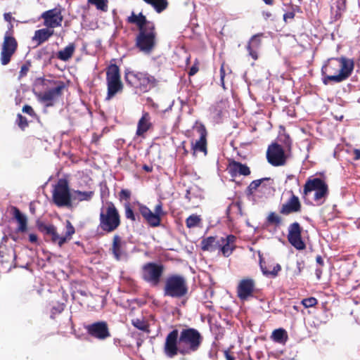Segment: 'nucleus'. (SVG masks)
<instances>
[{
	"label": "nucleus",
	"mask_w": 360,
	"mask_h": 360,
	"mask_svg": "<svg viewBox=\"0 0 360 360\" xmlns=\"http://www.w3.org/2000/svg\"><path fill=\"white\" fill-rule=\"evenodd\" d=\"M124 212L127 219H130L132 221H135L136 220L134 210L128 202L124 204Z\"/></svg>",
	"instance_id": "nucleus-45"
},
{
	"label": "nucleus",
	"mask_w": 360,
	"mask_h": 360,
	"mask_svg": "<svg viewBox=\"0 0 360 360\" xmlns=\"http://www.w3.org/2000/svg\"><path fill=\"white\" fill-rule=\"evenodd\" d=\"M75 200L76 197L70 191L68 181L65 178L59 179L53 185V202L58 207L71 208Z\"/></svg>",
	"instance_id": "nucleus-6"
},
{
	"label": "nucleus",
	"mask_w": 360,
	"mask_h": 360,
	"mask_svg": "<svg viewBox=\"0 0 360 360\" xmlns=\"http://www.w3.org/2000/svg\"><path fill=\"white\" fill-rule=\"evenodd\" d=\"M266 221L269 224H274L277 226H279L281 224L282 219L277 214L271 212L268 215Z\"/></svg>",
	"instance_id": "nucleus-44"
},
{
	"label": "nucleus",
	"mask_w": 360,
	"mask_h": 360,
	"mask_svg": "<svg viewBox=\"0 0 360 360\" xmlns=\"http://www.w3.org/2000/svg\"><path fill=\"white\" fill-rule=\"evenodd\" d=\"M41 18L44 19V25L52 30L60 26L63 20L61 11L58 8L44 11Z\"/></svg>",
	"instance_id": "nucleus-16"
},
{
	"label": "nucleus",
	"mask_w": 360,
	"mask_h": 360,
	"mask_svg": "<svg viewBox=\"0 0 360 360\" xmlns=\"http://www.w3.org/2000/svg\"><path fill=\"white\" fill-rule=\"evenodd\" d=\"M127 241L122 240L120 236H114L111 251L117 260H121L127 257Z\"/></svg>",
	"instance_id": "nucleus-18"
},
{
	"label": "nucleus",
	"mask_w": 360,
	"mask_h": 360,
	"mask_svg": "<svg viewBox=\"0 0 360 360\" xmlns=\"http://www.w3.org/2000/svg\"><path fill=\"white\" fill-rule=\"evenodd\" d=\"M264 264L265 262H264L262 255H259V266L263 275L265 276L275 278L281 270V266L279 264L275 265L271 271H269Z\"/></svg>",
	"instance_id": "nucleus-33"
},
{
	"label": "nucleus",
	"mask_w": 360,
	"mask_h": 360,
	"mask_svg": "<svg viewBox=\"0 0 360 360\" xmlns=\"http://www.w3.org/2000/svg\"><path fill=\"white\" fill-rule=\"evenodd\" d=\"M236 238L233 235H229L225 238L221 237L219 238V240H224V242L231 245H233L234 242L236 241Z\"/></svg>",
	"instance_id": "nucleus-52"
},
{
	"label": "nucleus",
	"mask_w": 360,
	"mask_h": 360,
	"mask_svg": "<svg viewBox=\"0 0 360 360\" xmlns=\"http://www.w3.org/2000/svg\"><path fill=\"white\" fill-rule=\"evenodd\" d=\"M297 269L294 272L295 276H299L300 275L302 269L304 267V262L303 260H298L296 263Z\"/></svg>",
	"instance_id": "nucleus-51"
},
{
	"label": "nucleus",
	"mask_w": 360,
	"mask_h": 360,
	"mask_svg": "<svg viewBox=\"0 0 360 360\" xmlns=\"http://www.w3.org/2000/svg\"><path fill=\"white\" fill-rule=\"evenodd\" d=\"M151 125L150 114L143 111L138 122L136 134L139 136H142L150 128Z\"/></svg>",
	"instance_id": "nucleus-26"
},
{
	"label": "nucleus",
	"mask_w": 360,
	"mask_h": 360,
	"mask_svg": "<svg viewBox=\"0 0 360 360\" xmlns=\"http://www.w3.org/2000/svg\"><path fill=\"white\" fill-rule=\"evenodd\" d=\"M107 84H108L107 99H110L111 98H112L117 93L122 91V87H123L121 79L107 80Z\"/></svg>",
	"instance_id": "nucleus-31"
},
{
	"label": "nucleus",
	"mask_w": 360,
	"mask_h": 360,
	"mask_svg": "<svg viewBox=\"0 0 360 360\" xmlns=\"http://www.w3.org/2000/svg\"><path fill=\"white\" fill-rule=\"evenodd\" d=\"M224 355L226 360H235V356L232 352L229 350L223 351Z\"/></svg>",
	"instance_id": "nucleus-54"
},
{
	"label": "nucleus",
	"mask_w": 360,
	"mask_h": 360,
	"mask_svg": "<svg viewBox=\"0 0 360 360\" xmlns=\"http://www.w3.org/2000/svg\"><path fill=\"white\" fill-rule=\"evenodd\" d=\"M10 213L12 214L13 218L10 221L11 226L16 224V233H10V237L14 240L17 241L19 237L17 236L18 233H22V213L15 207H11Z\"/></svg>",
	"instance_id": "nucleus-21"
},
{
	"label": "nucleus",
	"mask_w": 360,
	"mask_h": 360,
	"mask_svg": "<svg viewBox=\"0 0 360 360\" xmlns=\"http://www.w3.org/2000/svg\"><path fill=\"white\" fill-rule=\"evenodd\" d=\"M271 338L275 342L285 345L288 339V335L287 331L282 328L275 329L271 334Z\"/></svg>",
	"instance_id": "nucleus-34"
},
{
	"label": "nucleus",
	"mask_w": 360,
	"mask_h": 360,
	"mask_svg": "<svg viewBox=\"0 0 360 360\" xmlns=\"http://www.w3.org/2000/svg\"><path fill=\"white\" fill-rule=\"evenodd\" d=\"M139 211L148 224L151 227H158L161 225V217L166 214L163 210L162 202L159 201L152 212L146 205L138 202Z\"/></svg>",
	"instance_id": "nucleus-9"
},
{
	"label": "nucleus",
	"mask_w": 360,
	"mask_h": 360,
	"mask_svg": "<svg viewBox=\"0 0 360 360\" xmlns=\"http://www.w3.org/2000/svg\"><path fill=\"white\" fill-rule=\"evenodd\" d=\"M121 224L120 215L113 202H107L106 206H102L99 215L98 229L104 233L115 231Z\"/></svg>",
	"instance_id": "nucleus-5"
},
{
	"label": "nucleus",
	"mask_w": 360,
	"mask_h": 360,
	"mask_svg": "<svg viewBox=\"0 0 360 360\" xmlns=\"http://www.w3.org/2000/svg\"><path fill=\"white\" fill-rule=\"evenodd\" d=\"M340 63L338 58L328 59L327 62L321 68V75L323 83L328 84L331 79H327L330 75H337L339 73Z\"/></svg>",
	"instance_id": "nucleus-17"
},
{
	"label": "nucleus",
	"mask_w": 360,
	"mask_h": 360,
	"mask_svg": "<svg viewBox=\"0 0 360 360\" xmlns=\"http://www.w3.org/2000/svg\"><path fill=\"white\" fill-rule=\"evenodd\" d=\"M132 325L136 328L137 329L143 331V332H148V324L147 322H146L143 319H134L131 321Z\"/></svg>",
	"instance_id": "nucleus-40"
},
{
	"label": "nucleus",
	"mask_w": 360,
	"mask_h": 360,
	"mask_svg": "<svg viewBox=\"0 0 360 360\" xmlns=\"http://www.w3.org/2000/svg\"><path fill=\"white\" fill-rule=\"evenodd\" d=\"M158 13H161L167 6V0H152L150 4Z\"/></svg>",
	"instance_id": "nucleus-41"
},
{
	"label": "nucleus",
	"mask_w": 360,
	"mask_h": 360,
	"mask_svg": "<svg viewBox=\"0 0 360 360\" xmlns=\"http://www.w3.org/2000/svg\"><path fill=\"white\" fill-rule=\"evenodd\" d=\"M202 340V335L195 328H184L180 332L175 328L166 336L164 353L168 358H174L178 354L189 355L198 350Z\"/></svg>",
	"instance_id": "nucleus-1"
},
{
	"label": "nucleus",
	"mask_w": 360,
	"mask_h": 360,
	"mask_svg": "<svg viewBox=\"0 0 360 360\" xmlns=\"http://www.w3.org/2000/svg\"><path fill=\"white\" fill-rule=\"evenodd\" d=\"M54 30L46 27L37 30L34 32V35L32 37V41H36L37 45H41L45 41H48L49 39L53 36Z\"/></svg>",
	"instance_id": "nucleus-27"
},
{
	"label": "nucleus",
	"mask_w": 360,
	"mask_h": 360,
	"mask_svg": "<svg viewBox=\"0 0 360 360\" xmlns=\"http://www.w3.org/2000/svg\"><path fill=\"white\" fill-rule=\"evenodd\" d=\"M85 329L89 335L98 340H103L110 337L108 323L104 321L89 324L85 326Z\"/></svg>",
	"instance_id": "nucleus-14"
},
{
	"label": "nucleus",
	"mask_w": 360,
	"mask_h": 360,
	"mask_svg": "<svg viewBox=\"0 0 360 360\" xmlns=\"http://www.w3.org/2000/svg\"><path fill=\"white\" fill-rule=\"evenodd\" d=\"M74 195L76 197V199H77L79 201H89L93 195L94 192L93 191H74L73 192Z\"/></svg>",
	"instance_id": "nucleus-39"
},
{
	"label": "nucleus",
	"mask_w": 360,
	"mask_h": 360,
	"mask_svg": "<svg viewBox=\"0 0 360 360\" xmlns=\"http://www.w3.org/2000/svg\"><path fill=\"white\" fill-rule=\"evenodd\" d=\"M36 226L46 242L58 244L59 247L66 243V237H61L53 224L38 219Z\"/></svg>",
	"instance_id": "nucleus-11"
},
{
	"label": "nucleus",
	"mask_w": 360,
	"mask_h": 360,
	"mask_svg": "<svg viewBox=\"0 0 360 360\" xmlns=\"http://www.w3.org/2000/svg\"><path fill=\"white\" fill-rule=\"evenodd\" d=\"M29 240L30 242H31L32 243H37V241H38V237L36 234L34 233H30L29 235Z\"/></svg>",
	"instance_id": "nucleus-57"
},
{
	"label": "nucleus",
	"mask_w": 360,
	"mask_h": 360,
	"mask_svg": "<svg viewBox=\"0 0 360 360\" xmlns=\"http://www.w3.org/2000/svg\"><path fill=\"white\" fill-rule=\"evenodd\" d=\"M301 208L302 205L299 198L292 192L291 197L285 203L282 205L279 212L283 215H288L292 213L300 212Z\"/></svg>",
	"instance_id": "nucleus-20"
},
{
	"label": "nucleus",
	"mask_w": 360,
	"mask_h": 360,
	"mask_svg": "<svg viewBox=\"0 0 360 360\" xmlns=\"http://www.w3.org/2000/svg\"><path fill=\"white\" fill-rule=\"evenodd\" d=\"M288 155L284 148L277 143H271L266 151L268 162L274 167L283 166L286 163Z\"/></svg>",
	"instance_id": "nucleus-12"
},
{
	"label": "nucleus",
	"mask_w": 360,
	"mask_h": 360,
	"mask_svg": "<svg viewBox=\"0 0 360 360\" xmlns=\"http://www.w3.org/2000/svg\"><path fill=\"white\" fill-rule=\"evenodd\" d=\"M191 188H189L186 189V194H185V198L188 200V202L191 200Z\"/></svg>",
	"instance_id": "nucleus-61"
},
{
	"label": "nucleus",
	"mask_w": 360,
	"mask_h": 360,
	"mask_svg": "<svg viewBox=\"0 0 360 360\" xmlns=\"http://www.w3.org/2000/svg\"><path fill=\"white\" fill-rule=\"evenodd\" d=\"M75 48L76 47L74 43L69 44L65 48L57 53L56 56L58 59L62 61L69 60L73 56Z\"/></svg>",
	"instance_id": "nucleus-32"
},
{
	"label": "nucleus",
	"mask_w": 360,
	"mask_h": 360,
	"mask_svg": "<svg viewBox=\"0 0 360 360\" xmlns=\"http://www.w3.org/2000/svg\"><path fill=\"white\" fill-rule=\"evenodd\" d=\"M262 33H259L253 35L249 40L246 49L249 55L254 59L257 60L258 58L257 50L261 45V37Z\"/></svg>",
	"instance_id": "nucleus-24"
},
{
	"label": "nucleus",
	"mask_w": 360,
	"mask_h": 360,
	"mask_svg": "<svg viewBox=\"0 0 360 360\" xmlns=\"http://www.w3.org/2000/svg\"><path fill=\"white\" fill-rule=\"evenodd\" d=\"M24 113L30 115L32 118L39 120V118L33 108L29 105H24Z\"/></svg>",
	"instance_id": "nucleus-49"
},
{
	"label": "nucleus",
	"mask_w": 360,
	"mask_h": 360,
	"mask_svg": "<svg viewBox=\"0 0 360 360\" xmlns=\"http://www.w3.org/2000/svg\"><path fill=\"white\" fill-rule=\"evenodd\" d=\"M229 173L232 177H235L238 174L248 176L250 174V169L246 165L233 160L230 163Z\"/></svg>",
	"instance_id": "nucleus-25"
},
{
	"label": "nucleus",
	"mask_w": 360,
	"mask_h": 360,
	"mask_svg": "<svg viewBox=\"0 0 360 360\" xmlns=\"http://www.w3.org/2000/svg\"><path fill=\"white\" fill-rule=\"evenodd\" d=\"M188 291L186 278L179 274H172L167 276L165 281L163 294L165 297L181 298Z\"/></svg>",
	"instance_id": "nucleus-7"
},
{
	"label": "nucleus",
	"mask_w": 360,
	"mask_h": 360,
	"mask_svg": "<svg viewBox=\"0 0 360 360\" xmlns=\"http://www.w3.org/2000/svg\"><path fill=\"white\" fill-rule=\"evenodd\" d=\"M224 77H225V70H224V66L222 65L220 68V80H221V82L223 86L224 85Z\"/></svg>",
	"instance_id": "nucleus-59"
},
{
	"label": "nucleus",
	"mask_w": 360,
	"mask_h": 360,
	"mask_svg": "<svg viewBox=\"0 0 360 360\" xmlns=\"http://www.w3.org/2000/svg\"><path fill=\"white\" fill-rule=\"evenodd\" d=\"M88 4L94 5L98 10L106 11L108 9V0H88Z\"/></svg>",
	"instance_id": "nucleus-43"
},
{
	"label": "nucleus",
	"mask_w": 360,
	"mask_h": 360,
	"mask_svg": "<svg viewBox=\"0 0 360 360\" xmlns=\"http://www.w3.org/2000/svg\"><path fill=\"white\" fill-rule=\"evenodd\" d=\"M315 274L318 280H320L322 274V269L321 268H316L315 270Z\"/></svg>",
	"instance_id": "nucleus-63"
},
{
	"label": "nucleus",
	"mask_w": 360,
	"mask_h": 360,
	"mask_svg": "<svg viewBox=\"0 0 360 360\" xmlns=\"http://www.w3.org/2000/svg\"><path fill=\"white\" fill-rule=\"evenodd\" d=\"M196 130L200 134V138L192 144V148L194 151L203 152L205 155L207 154V130L205 127L200 124L196 127Z\"/></svg>",
	"instance_id": "nucleus-22"
},
{
	"label": "nucleus",
	"mask_w": 360,
	"mask_h": 360,
	"mask_svg": "<svg viewBox=\"0 0 360 360\" xmlns=\"http://www.w3.org/2000/svg\"><path fill=\"white\" fill-rule=\"evenodd\" d=\"M201 219L200 216L197 214H191L190 215L186 221V226L188 228H193L198 226L200 223Z\"/></svg>",
	"instance_id": "nucleus-42"
},
{
	"label": "nucleus",
	"mask_w": 360,
	"mask_h": 360,
	"mask_svg": "<svg viewBox=\"0 0 360 360\" xmlns=\"http://www.w3.org/2000/svg\"><path fill=\"white\" fill-rule=\"evenodd\" d=\"M209 356L210 359H213V360H215L217 359V351L216 350V349H211L209 352Z\"/></svg>",
	"instance_id": "nucleus-58"
},
{
	"label": "nucleus",
	"mask_w": 360,
	"mask_h": 360,
	"mask_svg": "<svg viewBox=\"0 0 360 360\" xmlns=\"http://www.w3.org/2000/svg\"><path fill=\"white\" fill-rule=\"evenodd\" d=\"M354 159L356 160H360V149H354Z\"/></svg>",
	"instance_id": "nucleus-62"
},
{
	"label": "nucleus",
	"mask_w": 360,
	"mask_h": 360,
	"mask_svg": "<svg viewBox=\"0 0 360 360\" xmlns=\"http://www.w3.org/2000/svg\"><path fill=\"white\" fill-rule=\"evenodd\" d=\"M4 20L8 22V30L6 32L4 37L1 51V63L6 65L9 63L13 53L15 52L18 46V43L15 39L12 36L11 30L13 25L11 22L12 16L10 13H4Z\"/></svg>",
	"instance_id": "nucleus-8"
},
{
	"label": "nucleus",
	"mask_w": 360,
	"mask_h": 360,
	"mask_svg": "<svg viewBox=\"0 0 360 360\" xmlns=\"http://www.w3.org/2000/svg\"><path fill=\"white\" fill-rule=\"evenodd\" d=\"M119 195L121 200H129L131 197V191L128 189H122Z\"/></svg>",
	"instance_id": "nucleus-50"
},
{
	"label": "nucleus",
	"mask_w": 360,
	"mask_h": 360,
	"mask_svg": "<svg viewBox=\"0 0 360 360\" xmlns=\"http://www.w3.org/2000/svg\"><path fill=\"white\" fill-rule=\"evenodd\" d=\"M127 22L138 27L139 34L136 38V46L140 51L150 53L155 46L156 33L152 22L141 12L136 15L134 12L127 18Z\"/></svg>",
	"instance_id": "nucleus-2"
},
{
	"label": "nucleus",
	"mask_w": 360,
	"mask_h": 360,
	"mask_svg": "<svg viewBox=\"0 0 360 360\" xmlns=\"http://www.w3.org/2000/svg\"><path fill=\"white\" fill-rule=\"evenodd\" d=\"M17 123L20 129H22V115L20 113L18 114Z\"/></svg>",
	"instance_id": "nucleus-60"
},
{
	"label": "nucleus",
	"mask_w": 360,
	"mask_h": 360,
	"mask_svg": "<svg viewBox=\"0 0 360 360\" xmlns=\"http://www.w3.org/2000/svg\"><path fill=\"white\" fill-rule=\"evenodd\" d=\"M120 79V68L116 64L109 65L106 72V80Z\"/></svg>",
	"instance_id": "nucleus-37"
},
{
	"label": "nucleus",
	"mask_w": 360,
	"mask_h": 360,
	"mask_svg": "<svg viewBox=\"0 0 360 360\" xmlns=\"http://www.w3.org/2000/svg\"><path fill=\"white\" fill-rule=\"evenodd\" d=\"M318 303L317 300L314 297H310L302 300V304L305 308L312 307Z\"/></svg>",
	"instance_id": "nucleus-46"
},
{
	"label": "nucleus",
	"mask_w": 360,
	"mask_h": 360,
	"mask_svg": "<svg viewBox=\"0 0 360 360\" xmlns=\"http://www.w3.org/2000/svg\"><path fill=\"white\" fill-rule=\"evenodd\" d=\"M279 140L283 143L285 148H287L288 150H290L292 141L288 135L284 134L283 136H281Z\"/></svg>",
	"instance_id": "nucleus-48"
},
{
	"label": "nucleus",
	"mask_w": 360,
	"mask_h": 360,
	"mask_svg": "<svg viewBox=\"0 0 360 360\" xmlns=\"http://www.w3.org/2000/svg\"><path fill=\"white\" fill-rule=\"evenodd\" d=\"M295 18L294 12H288L283 15V20L286 22L287 19H293Z\"/></svg>",
	"instance_id": "nucleus-56"
},
{
	"label": "nucleus",
	"mask_w": 360,
	"mask_h": 360,
	"mask_svg": "<svg viewBox=\"0 0 360 360\" xmlns=\"http://www.w3.org/2000/svg\"><path fill=\"white\" fill-rule=\"evenodd\" d=\"M15 94H16L15 98V104L16 105H20L21 101H22V98L20 97V89H17Z\"/></svg>",
	"instance_id": "nucleus-55"
},
{
	"label": "nucleus",
	"mask_w": 360,
	"mask_h": 360,
	"mask_svg": "<svg viewBox=\"0 0 360 360\" xmlns=\"http://www.w3.org/2000/svg\"><path fill=\"white\" fill-rule=\"evenodd\" d=\"M36 58L45 62H51V59L54 58V51L52 46L46 45L39 49L37 52Z\"/></svg>",
	"instance_id": "nucleus-30"
},
{
	"label": "nucleus",
	"mask_w": 360,
	"mask_h": 360,
	"mask_svg": "<svg viewBox=\"0 0 360 360\" xmlns=\"http://www.w3.org/2000/svg\"><path fill=\"white\" fill-rule=\"evenodd\" d=\"M163 264L157 262H148L142 267V278L151 286H158L164 273Z\"/></svg>",
	"instance_id": "nucleus-10"
},
{
	"label": "nucleus",
	"mask_w": 360,
	"mask_h": 360,
	"mask_svg": "<svg viewBox=\"0 0 360 360\" xmlns=\"http://www.w3.org/2000/svg\"><path fill=\"white\" fill-rule=\"evenodd\" d=\"M65 88V83L60 80L38 77L33 83V92L46 107L53 106L63 95Z\"/></svg>",
	"instance_id": "nucleus-3"
},
{
	"label": "nucleus",
	"mask_w": 360,
	"mask_h": 360,
	"mask_svg": "<svg viewBox=\"0 0 360 360\" xmlns=\"http://www.w3.org/2000/svg\"><path fill=\"white\" fill-rule=\"evenodd\" d=\"M302 227L298 222H294L288 227V242L298 250L306 248V245L302 238Z\"/></svg>",
	"instance_id": "nucleus-15"
},
{
	"label": "nucleus",
	"mask_w": 360,
	"mask_h": 360,
	"mask_svg": "<svg viewBox=\"0 0 360 360\" xmlns=\"http://www.w3.org/2000/svg\"><path fill=\"white\" fill-rule=\"evenodd\" d=\"M234 249V245H231L224 242V240H219V247L218 250L222 253V255L224 257H228L229 256H230L232 254Z\"/></svg>",
	"instance_id": "nucleus-38"
},
{
	"label": "nucleus",
	"mask_w": 360,
	"mask_h": 360,
	"mask_svg": "<svg viewBox=\"0 0 360 360\" xmlns=\"http://www.w3.org/2000/svg\"><path fill=\"white\" fill-rule=\"evenodd\" d=\"M255 291V281L252 278H245L240 281L238 288V297L241 300H246L249 297L252 296Z\"/></svg>",
	"instance_id": "nucleus-19"
},
{
	"label": "nucleus",
	"mask_w": 360,
	"mask_h": 360,
	"mask_svg": "<svg viewBox=\"0 0 360 360\" xmlns=\"http://www.w3.org/2000/svg\"><path fill=\"white\" fill-rule=\"evenodd\" d=\"M198 64L195 63L191 67L188 74L190 77L193 76L198 72Z\"/></svg>",
	"instance_id": "nucleus-53"
},
{
	"label": "nucleus",
	"mask_w": 360,
	"mask_h": 360,
	"mask_svg": "<svg viewBox=\"0 0 360 360\" xmlns=\"http://www.w3.org/2000/svg\"><path fill=\"white\" fill-rule=\"evenodd\" d=\"M75 228L69 221H67L66 232L65 236H60L61 237H66V242L70 239L72 235L75 233Z\"/></svg>",
	"instance_id": "nucleus-47"
},
{
	"label": "nucleus",
	"mask_w": 360,
	"mask_h": 360,
	"mask_svg": "<svg viewBox=\"0 0 360 360\" xmlns=\"http://www.w3.org/2000/svg\"><path fill=\"white\" fill-rule=\"evenodd\" d=\"M326 183L321 178L308 179L304 185L303 195H307L311 191L319 189Z\"/></svg>",
	"instance_id": "nucleus-28"
},
{
	"label": "nucleus",
	"mask_w": 360,
	"mask_h": 360,
	"mask_svg": "<svg viewBox=\"0 0 360 360\" xmlns=\"http://www.w3.org/2000/svg\"><path fill=\"white\" fill-rule=\"evenodd\" d=\"M316 261L317 264H319L321 266H323L324 264L323 259L321 255L316 256Z\"/></svg>",
	"instance_id": "nucleus-64"
},
{
	"label": "nucleus",
	"mask_w": 360,
	"mask_h": 360,
	"mask_svg": "<svg viewBox=\"0 0 360 360\" xmlns=\"http://www.w3.org/2000/svg\"><path fill=\"white\" fill-rule=\"evenodd\" d=\"M124 79L127 84L136 89V93H146L158 84V80L147 72H137L126 69Z\"/></svg>",
	"instance_id": "nucleus-4"
},
{
	"label": "nucleus",
	"mask_w": 360,
	"mask_h": 360,
	"mask_svg": "<svg viewBox=\"0 0 360 360\" xmlns=\"http://www.w3.org/2000/svg\"><path fill=\"white\" fill-rule=\"evenodd\" d=\"M338 58L340 63L339 73L337 75H330L327 77L333 83H340L346 80L352 75L354 68L353 59H349L344 56Z\"/></svg>",
	"instance_id": "nucleus-13"
},
{
	"label": "nucleus",
	"mask_w": 360,
	"mask_h": 360,
	"mask_svg": "<svg viewBox=\"0 0 360 360\" xmlns=\"http://www.w3.org/2000/svg\"><path fill=\"white\" fill-rule=\"evenodd\" d=\"M314 200L318 202V205H321L324 202L325 198L328 194V188L327 184L320 186L319 189L314 191Z\"/></svg>",
	"instance_id": "nucleus-36"
},
{
	"label": "nucleus",
	"mask_w": 360,
	"mask_h": 360,
	"mask_svg": "<svg viewBox=\"0 0 360 360\" xmlns=\"http://www.w3.org/2000/svg\"><path fill=\"white\" fill-rule=\"evenodd\" d=\"M346 1L347 0H332L331 11L335 14L336 19L346 10Z\"/></svg>",
	"instance_id": "nucleus-35"
},
{
	"label": "nucleus",
	"mask_w": 360,
	"mask_h": 360,
	"mask_svg": "<svg viewBox=\"0 0 360 360\" xmlns=\"http://www.w3.org/2000/svg\"><path fill=\"white\" fill-rule=\"evenodd\" d=\"M270 180L271 178L265 177L252 181L247 187L245 192L248 200L251 201L253 204L257 203L256 195L255 194V192L259 188L263 182Z\"/></svg>",
	"instance_id": "nucleus-23"
},
{
	"label": "nucleus",
	"mask_w": 360,
	"mask_h": 360,
	"mask_svg": "<svg viewBox=\"0 0 360 360\" xmlns=\"http://www.w3.org/2000/svg\"><path fill=\"white\" fill-rule=\"evenodd\" d=\"M219 247V239L216 237L209 236L201 241V248L203 251L215 252Z\"/></svg>",
	"instance_id": "nucleus-29"
}]
</instances>
